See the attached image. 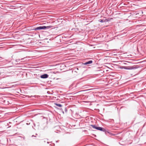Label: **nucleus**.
<instances>
[{"label": "nucleus", "mask_w": 146, "mask_h": 146, "mask_svg": "<svg viewBox=\"0 0 146 146\" xmlns=\"http://www.w3.org/2000/svg\"><path fill=\"white\" fill-rule=\"evenodd\" d=\"M121 68L126 70H132L136 68V67L132 66H122L121 67Z\"/></svg>", "instance_id": "2"}, {"label": "nucleus", "mask_w": 146, "mask_h": 146, "mask_svg": "<svg viewBox=\"0 0 146 146\" xmlns=\"http://www.w3.org/2000/svg\"><path fill=\"white\" fill-rule=\"evenodd\" d=\"M55 104L57 106L59 107H61L62 106V105L60 104H56V103Z\"/></svg>", "instance_id": "8"}, {"label": "nucleus", "mask_w": 146, "mask_h": 146, "mask_svg": "<svg viewBox=\"0 0 146 146\" xmlns=\"http://www.w3.org/2000/svg\"><path fill=\"white\" fill-rule=\"evenodd\" d=\"M92 60H90L88 62H86L84 63L85 65H87L88 64H90L92 63Z\"/></svg>", "instance_id": "5"}, {"label": "nucleus", "mask_w": 146, "mask_h": 146, "mask_svg": "<svg viewBox=\"0 0 146 146\" xmlns=\"http://www.w3.org/2000/svg\"><path fill=\"white\" fill-rule=\"evenodd\" d=\"M91 126L93 128L103 131H105V129L101 127H97L94 125H91Z\"/></svg>", "instance_id": "1"}, {"label": "nucleus", "mask_w": 146, "mask_h": 146, "mask_svg": "<svg viewBox=\"0 0 146 146\" xmlns=\"http://www.w3.org/2000/svg\"><path fill=\"white\" fill-rule=\"evenodd\" d=\"M25 58H21V60H23Z\"/></svg>", "instance_id": "10"}, {"label": "nucleus", "mask_w": 146, "mask_h": 146, "mask_svg": "<svg viewBox=\"0 0 146 146\" xmlns=\"http://www.w3.org/2000/svg\"><path fill=\"white\" fill-rule=\"evenodd\" d=\"M45 26H40L39 27H36L35 29L36 30H41V29H44V28H45Z\"/></svg>", "instance_id": "4"}, {"label": "nucleus", "mask_w": 146, "mask_h": 146, "mask_svg": "<svg viewBox=\"0 0 146 146\" xmlns=\"http://www.w3.org/2000/svg\"><path fill=\"white\" fill-rule=\"evenodd\" d=\"M20 60L19 59H17L16 60V62H18Z\"/></svg>", "instance_id": "9"}, {"label": "nucleus", "mask_w": 146, "mask_h": 146, "mask_svg": "<svg viewBox=\"0 0 146 146\" xmlns=\"http://www.w3.org/2000/svg\"><path fill=\"white\" fill-rule=\"evenodd\" d=\"M48 75L46 74H44L41 75L40 78H46L48 77Z\"/></svg>", "instance_id": "3"}, {"label": "nucleus", "mask_w": 146, "mask_h": 146, "mask_svg": "<svg viewBox=\"0 0 146 146\" xmlns=\"http://www.w3.org/2000/svg\"><path fill=\"white\" fill-rule=\"evenodd\" d=\"M45 28H44V29H50V28L52 27V26H45Z\"/></svg>", "instance_id": "7"}, {"label": "nucleus", "mask_w": 146, "mask_h": 146, "mask_svg": "<svg viewBox=\"0 0 146 146\" xmlns=\"http://www.w3.org/2000/svg\"><path fill=\"white\" fill-rule=\"evenodd\" d=\"M100 22L101 23H103V22H105L106 21H108V20L107 19H106L105 20L104 19H102L100 20Z\"/></svg>", "instance_id": "6"}]
</instances>
